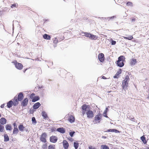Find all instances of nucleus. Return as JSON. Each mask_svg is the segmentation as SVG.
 <instances>
[{
  "mask_svg": "<svg viewBox=\"0 0 149 149\" xmlns=\"http://www.w3.org/2000/svg\"><path fill=\"white\" fill-rule=\"evenodd\" d=\"M82 113L84 115L85 113L91 109V107L89 105H87L86 104H83L81 107Z\"/></svg>",
  "mask_w": 149,
  "mask_h": 149,
  "instance_id": "obj_1",
  "label": "nucleus"
},
{
  "mask_svg": "<svg viewBox=\"0 0 149 149\" xmlns=\"http://www.w3.org/2000/svg\"><path fill=\"white\" fill-rule=\"evenodd\" d=\"M102 115L100 113H98L95 116L93 122L95 123V124L100 123V121L102 120Z\"/></svg>",
  "mask_w": 149,
  "mask_h": 149,
  "instance_id": "obj_2",
  "label": "nucleus"
},
{
  "mask_svg": "<svg viewBox=\"0 0 149 149\" xmlns=\"http://www.w3.org/2000/svg\"><path fill=\"white\" fill-rule=\"evenodd\" d=\"M47 136V134L45 132H43L42 133L40 138V141L45 143L47 142L46 138Z\"/></svg>",
  "mask_w": 149,
  "mask_h": 149,
  "instance_id": "obj_3",
  "label": "nucleus"
},
{
  "mask_svg": "<svg viewBox=\"0 0 149 149\" xmlns=\"http://www.w3.org/2000/svg\"><path fill=\"white\" fill-rule=\"evenodd\" d=\"M14 65L15 68L19 70H21L23 68V66L22 64L17 62V61L15 62Z\"/></svg>",
  "mask_w": 149,
  "mask_h": 149,
  "instance_id": "obj_4",
  "label": "nucleus"
},
{
  "mask_svg": "<svg viewBox=\"0 0 149 149\" xmlns=\"http://www.w3.org/2000/svg\"><path fill=\"white\" fill-rule=\"evenodd\" d=\"M86 113L87 115V118H92L94 117L93 112L92 111H91V109L86 112Z\"/></svg>",
  "mask_w": 149,
  "mask_h": 149,
  "instance_id": "obj_5",
  "label": "nucleus"
},
{
  "mask_svg": "<svg viewBox=\"0 0 149 149\" xmlns=\"http://www.w3.org/2000/svg\"><path fill=\"white\" fill-rule=\"evenodd\" d=\"M57 137L55 136H52L50 137V141L52 143H56L58 140Z\"/></svg>",
  "mask_w": 149,
  "mask_h": 149,
  "instance_id": "obj_6",
  "label": "nucleus"
},
{
  "mask_svg": "<svg viewBox=\"0 0 149 149\" xmlns=\"http://www.w3.org/2000/svg\"><path fill=\"white\" fill-rule=\"evenodd\" d=\"M17 99L19 101H22L24 97V94L22 92H20L17 94Z\"/></svg>",
  "mask_w": 149,
  "mask_h": 149,
  "instance_id": "obj_7",
  "label": "nucleus"
},
{
  "mask_svg": "<svg viewBox=\"0 0 149 149\" xmlns=\"http://www.w3.org/2000/svg\"><path fill=\"white\" fill-rule=\"evenodd\" d=\"M28 102V100L27 98H25L23 100H22V102L21 103V105L23 107H25L26 106Z\"/></svg>",
  "mask_w": 149,
  "mask_h": 149,
  "instance_id": "obj_8",
  "label": "nucleus"
},
{
  "mask_svg": "<svg viewBox=\"0 0 149 149\" xmlns=\"http://www.w3.org/2000/svg\"><path fill=\"white\" fill-rule=\"evenodd\" d=\"M104 54L102 53L99 54L98 55V59L102 63L104 61Z\"/></svg>",
  "mask_w": 149,
  "mask_h": 149,
  "instance_id": "obj_9",
  "label": "nucleus"
},
{
  "mask_svg": "<svg viewBox=\"0 0 149 149\" xmlns=\"http://www.w3.org/2000/svg\"><path fill=\"white\" fill-rule=\"evenodd\" d=\"M11 100H12L13 102V106H14L15 107L18 105L19 104V101L17 99V95L15 96L14 97V98Z\"/></svg>",
  "mask_w": 149,
  "mask_h": 149,
  "instance_id": "obj_10",
  "label": "nucleus"
},
{
  "mask_svg": "<svg viewBox=\"0 0 149 149\" xmlns=\"http://www.w3.org/2000/svg\"><path fill=\"white\" fill-rule=\"evenodd\" d=\"M116 61L118 62V63L120 62H123V63L125 62V58L123 56L121 55L119 56L118 58V60Z\"/></svg>",
  "mask_w": 149,
  "mask_h": 149,
  "instance_id": "obj_11",
  "label": "nucleus"
},
{
  "mask_svg": "<svg viewBox=\"0 0 149 149\" xmlns=\"http://www.w3.org/2000/svg\"><path fill=\"white\" fill-rule=\"evenodd\" d=\"M63 145L64 149H68L69 145L67 141L65 140H64L63 142Z\"/></svg>",
  "mask_w": 149,
  "mask_h": 149,
  "instance_id": "obj_12",
  "label": "nucleus"
},
{
  "mask_svg": "<svg viewBox=\"0 0 149 149\" xmlns=\"http://www.w3.org/2000/svg\"><path fill=\"white\" fill-rule=\"evenodd\" d=\"M56 131L62 134H64L65 132V128L63 127L57 128Z\"/></svg>",
  "mask_w": 149,
  "mask_h": 149,
  "instance_id": "obj_13",
  "label": "nucleus"
},
{
  "mask_svg": "<svg viewBox=\"0 0 149 149\" xmlns=\"http://www.w3.org/2000/svg\"><path fill=\"white\" fill-rule=\"evenodd\" d=\"M25 127L24 126L22 123H20L18 126L19 130L21 132H23L24 131Z\"/></svg>",
  "mask_w": 149,
  "mask_h": 149,
  "instance_id": "obj_14",
  "label": "nucleus"
},
{
  "mask_svg": "<svg viewBox=\"0 0 149 149\" xmlns=\"http://www.w3.org/2000/svg\"><path fill=\"white\" fill-rule=\"evenodd\" d=\"M105 132H114L116 133H120V131L119 130L114 129H110L107 130L106 131H105Z\"/></svg>",
  "mask_w": 149,
  "mask_h": 149,
  "instance_id": "obj_15",
  "label": "nucleus"
},
{
  "mask_svg": "<svg viewBox=\"0 0 149 149\" xmlns=\"http://www.w3.org/2000/svg\"><path fill=\"white\" fill-rule=\"evenodd\" d=\"M122 72L121 69L120 68L119 69L118 71L117 72L115 75L113 76L114 78L118 79L119 77V75L121 74Z\"/></svg>",
  "mask_w": 149,
  "mask_h": 149,
  "instance_id": "obj_16",
  "label": "nucleus"
},
{
  "mask_svg": "<svg viewBox=\"0 0 149 149\" xmlns=\"http://www.w3.org/2000/svg\"><path fill=\"white\" fill-rule=\"evenodd\" d=\"M6 122L7 120L5 118H1L0 119V125H3L6 124Z\"/></svg>",
  "mask_w": 149,
  "mask_h": 149,
  "instance_id": "obj_17",
  "label": "nucleus"
},
{
  "mask_svg": "<svg viewBox=\"0 0 149 149\" xmlns=\"http://www.w3.org/2000/svg\"><path fill=\"white\" fill-rule=\"evenodd\" d=\"M41 106V104L39 102H37L34 104L33 105V107L34 109H36L39 108Z\"/></svg>",
  "mask_w": 149,
  "mask_h": 149,
  "instance_id": "obj_18",
  "label": "nucleus"
},
{
  "mask_svg": "<svg viewBox=\"0 0 149 149\" xmlns=\"http://www.w3.org/2000/svg\"><path fill=\"white\" fill-rule=\"evenodd\" d=\"M75 120L74 117L72 115H70L68 118V120L70 123H72L74 122Z\"/></svg>",
  "mask_w": 149,
  "mask_h": 149,
  "instance_id": "obj_19",
  "label": "nucleus"
},
{
  "mask_svg": "<svg viewBox=\"0 0 149 149\" xmlns=\"http://www.w3.org/2000/svg\"><path fill=\"white\" fill-rule=\"evenodd\" d=\"M42 115L43 119H49V117L48 116L47 114L45 111H43L42 112Z\"/></svg>",
  "mask_w": 149,
  "mask_h": 149,
  "instance_id": "obj_20",
  "label": "nucleus"
},
{
  "mask_svg": "<svg viewBox=\"0 0 149 149\" xmlns=\"http://www.w3.org/2000/svg\"><path fill=\"white\" fill-rule=\"evenodd\" d=\"M7 107L10 108L13 105V102L12 100H11L7 102Z\"/></svg>",
  "mask_w": 149,
  "mask_h": 149,
  "instance_id": "obj_21",
  "label": "nucleus"
},
{
  "mask_svg": "<svg viewBox=\"0 0 149 149\" xmlns=\"http://www.w3.org/2000/svg\"><path fill=\"white\" fill-rule=\"evenodd\" d=\"M137 63L136 59L132 58L130 61V64L131 65H134Z\"/></svg>",
  "mask_w": 149,
  "mask_h": 149,
  "instance_id": "obj_22",
  "label": "nucleus"
},
{
  "mask_svg": "<svg viewBox=\"0 0 149 149\" xmlns=\"http://www.w3.org/2000/svg\"><path fill=\"white\" fill-rule=\"evenodd\" d=\"M81 33L82 34H84V35H83V36H85L87 38H89L90 39L91 34L90 33L82 32Z\"/></svg>",
  "mask_w": 149,
  "mask_h": 149,
  "instance_id": "obj_23",
  "label": "nucleus"
},
{
  "mask_svg": "<svg viewBox=\"0 0 149 149\" xmlns=\"http://www.w3.org/2000/svg\"><path fill=\"white\" fill-rule=\"evenodd\" d=\"M7 131H10L12 130V127L10 124H7L5 127Z\"/></svg>",
  "mask_w": 149,
  "mask_h": 149,
  "instance_id": "obj_24",
  "label": "nucleus"
},
{
  "mask_svg": "<svg viewBox=\"0 0 149 149\" xmlns=\"http://www.w3.org/2000/svg\"><path fill=\"white\" fill-rule=\"evenodd\" d=\"M116 63L117 66L120 67H122L124 65V63L123 62H120L118 63V61H116Z\"/></svg>",
  "mask_w": 149,
  "mask_h": 149,
  "instance_id": "obj_25",
  "label": "nucleus"
},
{
  "mask_svg": "<svg viewBox=\"0 0 149 149\" xmlns=\"http://www.w3.org/2000/svg\"><path fill=\"white\" fill-rule=\"evenodd\" d=\"M43 37L44 39L47 40H50L51 38L50 35L46 34L43 35Z\"/></svg>",
  "mask_w": 149,
  "mask_h": 149,
  "instance_id": "obj_26",
  "label": "nucleus"
},
{
  "mask_svg": "<svg viewBox=\"0 0 149 149\" xmlns=\"http://www.w3.org/2000/svg\"><path fill=\"white\" fill-rule=\"evenodd\" d=\"M141 140L142 141L144 144H146L147 143V141L146 140V137L144 136H142L140 137Z\"/></svg>",
  "mask_w": 149,
  "mask_h": 149,
  "instance_id": "obj_27",
  "label": "nucleus"
},
{
  "mask_svg": "<svg viewBox=\"0 0 149 149\" xmlns=\"http://www.w3.org/2000/svg\"><path fill=\"white\" fill-rule=\"evenodd\" d=\"M4 141L7 142L9 141V136L7 134H5L4 135Z\"/></svg>",
  "mask_w": 149,
  "mask_h": 149,
  "instance_id": "obj_28",
  "label": "nucleus"
},
{
  "mask_svg": "<svg viewBox=\"0 0 149 149\" xmlns=\"http://www.w3.org/2000/svg\"><path fill=\"white\" fill-rule=\"evenodd\" d=\"M40 99V97L38 96H36L34 97L33 99L32 100V102H35L39 100Z\"/></svg>",
  "mask_w": 149,
  "mask_h": 149,
  "instance_id": "obj_29",
  "label": "nucleus"
},
{
  "mask_svg": "<svg viewBox=\"0 0 149 149\" xmlns=\"http://www.w3.org/2000/svg\"><path fill=\"white\" fill-rule=\"evenodd\" d=\"M98 37L96 35L91 34L90 39L92 40H96L98 39Z\"/></svg>",
  "mask_w": 149,
  "mask_h": 149,
  "instance_id": "obj_30",
  "label": "nucleus"
},
{
  "mask_svg": "<svg viewBox=\"0 0 149 149\" xmlns=\"http://www.w3.org/2000/svg\"><path fill=\"white\" fill-rule=\"evenodd\" d=\"M19 130L18 128H14L13 131V134H17L19 132Z\"/></svg>",
  "mask_w": 149,
  "mask_h": 149,
  "instance_id": "obj_31",
  "label": "nucleus"
},
{
  "mask_svg": "<svg viewBox=\"0 0 149 149\" xmlns=\"http://www.w3.org/2000/svg\"><path fill=\"white\" fill-rule=\"evenodd\" d=\"M101 149H110L109 146L106 145H103L101 146Z\"/></svg>",
  "mask_w": 149,
  "mask_h": 149,
  "instance_id": "obj_32",
  "label": "nucleus"
},
{
  "mask_svg": "<svg viewBox=\"0 0 149 149\" xmlns=\"http://www.w3.org/2000/svg\"><path fill=\"white\" fill-rule=\"evenodd\" d=\"M79 146V144L78 143L74 142V147L75 149H77Z\"/></svg>",
  "mask_w": 149,
  "mask_h": 149,
  "instance_id": "obj_33",
  "label": "nucleus"
},
{
  "mask_svg": "<svg viewBox=\"0 0 149 149\" xmlns=\"http://www.w3.org/2000/svg\"><path fill=\"white\" fill-rule=\"evenodd\" d=\"M130 80V78L129 76L128 75H126L125 79L123 81L128 82V81Z\"/></svg>",
  "mask_w": 149,
  "mask_h": 149,
  "instance_id": "obj_34",
  "label": "nucleus"
},
{
  "mask_svg": "<svg viewBox=\"0 0 149 149\" xmlns=\"http://www.w3.org/2000/svg\"><path fill=\"white\" fill-rule=\"evenodd\" d=\"M32 124H36L37 123V121L35 117H33L32 118Z\"/></svg>",
  "mask_w": 149,
  "mask_h": 149,
  "instance_id": "obj_35",
  "label": "nucleus"
},
{
  "mask_svg": "<svg viewBox=\"0 0 149 149\" xmlns=\"http://www.w3.org/2000/svg\"><path fill=\"white\" fill-rule=\"evenodd\" d=\"M4 127L3 125H0V132H1L4 131Z\"/></svg>",
  "mask_w": 149,
  "mask_h": 149,
  "instance_id": "obj_36",
  "label": "nucleus"
},
{
  "mask_svg": "<svg viewBox=\"0 0 149 149\" xmlns=\"http://www.w3.org/2000/svg\"><path fill=\"white\" fill-rule=\"evenodd\" d=\"M75 133V132L73 131H71L69 132V135L71 137H73L74 134Z\"/></svg>",
  "mask_w": 149,
  "mask_h": 149,
  "instance_id": "obj_37",
  "label": "nucleus"
},
{
  "mask_svg": "<svg viewBox=\"0 0 149 149\" xmlns=\"http://www.w3.org/2000/svg\"><path fill=\"white\" fill-rule=\"evenodd\" d=\"M35 94L34 93H32L31 94V95L29 96L30 98L32 100V99H33L34 97H35Z\"/></svg>",
  "mask_w": 149,
  "mask_h": 149,
  "instance_id": "obj_38",
  "label": "nucleus"
},
{
  "mask_svg": "<svg viewBox=\"0 0 149 149\" xmlns=\"http://www.w3.org/2000/svg\"><path fill=\"white\" fill-rule=\"evenodd\" d=\"M126 5L127 6H133V3H132L130 1H128L126 3Z\"/></svg>",
  "mask_w": 149,
  "mask_h": 149,
  "instance_id": "obj_39",
  "label": "nucleus"
},
{
  "mask_svg": "<svg viewBox=\"0 0 149 149\" xmlns=\"http://www.w3.org/2000/svg\"><path fill=\"white\" fill-rule=\"evenodd\" d=\"M122 86H124H124H128V82L123 81Z\"/></svg>",
  "mask_w": 149,
  "mask_h": 149,
  "instance_id": "obj_40",
  "label": "nucleus"
},
{
  "mask_svg": "<svg viewBox=\"0 0 149 149\" xmlns=\"http://www.w3.org/2000/svg\"><path fill=\"white\" fill-rule=\"evenodd\" d=\"M35 110L34 109H30L29 113L30 114H33Z\"/></svg>",
  "mask_w": 149,
  "mask_h": 149,
  "instance_id": "obj_41",
  "label": "nucleus"
},
{
  "mask_svg": "<svg viewBox=\"0 0 149 149\" xmlns=\"http://www.w3.org/2000/svg\"><path fill=\"white\" fill-rule=\"evenodd\" d=\"M48 149H55L54 146L52 145H50L48 146Z\"/></svg>",
  "mask_w": 149,
  "mask_h": 149,
  "instance_id": "obj_42",
  "label": "nucleus"
},
{
  "mask_svg": "<svg viewBox=\"0 0 149 149\" xmlns=\"http://www.w3.org/2000/svg\"><path fill=\"white\" fill-rule=\"evenodd\" d=\"M129 119H130V120H131L132 121H133V122H135V118H134V117H133V118H132L131 117V116H130L129 118H128Z\"/></svg>",
  "mask_w": 149,
  "mask_h": 149,
  "instance_id": "obj_43",
  "label": "nucleus"
},
{
  "mask_svg": "<svg viewBox=\"0 0 149 149\" xmlns=\"http://www.w3.org/2000/svg\"><path fill=\"white\" fill-rule=\"evenodd\" d=\"M111 45H114L116 44V42L115 40H112L111 41Z\"/></svg>",
  "mask_w": 149,
  "mask_h": 149,
  "instance_id": "obj_44",
  "label": "nucleus"
},
{
  "mask_svg": "<svg viewBox=\"0 0 149 149\" xmlns=\"http://www.w3.org/2000/svg\"><path fill=\"white\" fill-rule=\"evenodd\" d=\"M43 149H47V145L46 144H43L42 146Z\"/></svg>",
  "mask_w": 149,
  "mask_h": 149,
  "instance_id": "obj_45",
  "label": "nucleus"
},
{
  "mask_svg": "<svg viewBox=\"0 0 149 149\" xmlns=\"http://www.w3.org/2000/svg\"><path fill=\"white\" fill-rule=\"evenodd\" d=\"M58 40H57V38H55L53 42L55 44H56L58 42Z\"/></svg>",
  "mask_w": 149,
  "mask_h": 149,
  "instance_id": "obj_46",
  "label": "nucleus"
},
{
  "mask_svg": "<svg viewBox=\"0 0 149 149\" xmlns=\"http://www.w3.org/2000/svg\"><path fill=\"white\" fill-rule=\"evenodd\" d=\"M133 39V37L132 36H130V37H127V38H126V39L129 40H131Z\"/></svg>",
  "mask_w": 149,
  "mask_h": 149,
  "instance_id": "obj_47",
  "label": "nucleus"
},
{
  "mask_svg": "<svg viewBox=\"0 0 149 149\" xmlns=\"http://www.w3.org/2000/svg\"><path fill=\"white\" fill-rule=\"evenodd\" d=\"M128 87V86H124H124H122L123 89L124 91H125L127 89Z\"/></svg>",
  "mask_w": 149,
  "mask_h": 149,
  "instance_id": "obj_48",
  "label": "nucleus"
},
{
  "mask_svg": "<svg viewBox=\"0 0 149 149\" xmlns=\"http://www.w3.org/2000/svg\"><path fill=\"white\" fill-rule=\"evenodd\" d=\"M103 116L107 118H109L108 116L107 115V113H104V112H103Z\"/></svg>",
  "mask_w": 149,
  "mask_h": 149,
  "instance_id": "obj_49",
  "label": "nucleus"
},
{
  "mask_svg": "<svg viewBox=\"0 0 149 149\" xmlns=\"http://www.w3.org/2000/svg\"><path fill=\"white\" fill-rule=\"evenodd\" d=\"M56 129L54 127H52L51 129L52 132L55 131H56Z\"/></svg>",
  "mask_w": 149,
  "mask_h": 149,
  "instance_id": "obj_50",
  "label": "nucleus"
},
{
  "mask_svg": "<svg viewBox=\"0 0 149 149\" xmlns=\"http://www.w3.org/2000/svg\"><path fill=\"white\" fill-rule=\"evenodd\" d=\"M16 4H12L11 6V8H13L15 7H16Z\"/></svg>",
  "mask_w": 149,
  "mask_h": 149,
  "instance_id": "obj_51",
  "label": "nucleus"
},
{
  "mask_svg": "<svg viewBox=\"0 0 149 149\" xmlns=\"http://www.w3.org/2000/svg\"><path fill=\"white\" fill-rule=\"evenodd\" d=\"M88 149H97L95 147H93L92 146H90L88 147Z\"/></svg>",
  "mask_w": 149,
  "mask_h": 149,
  "instance_id": "obj_52",
  "label": "nucleus"
},
{
  "mask_svg": "<svg viewBox=\"0 0 149 149\" xmlns=\"http://www.w3.org/2000/svg\"><path fill=\"white\" fill-rule=\"evenodd\" d=\"M13 125L14 128H17V124L15 122L13 123Z\"/></svg>",
  "mask_w": 149,
  "mask_h": 149,
  "instance_id": "obj_53",
  "label": "nucleus"
},
{
  "mask_svg": "<svg viewBox=\"0 0 149 149\" xmlns=\"http://www.w3.org/2000/svg\"><path fill=\"white\" fill-rule=\"evenodd\" d=\"M108 111H109V109H108V108L106 107V108L105 110L104 111V113H107V112H108Z\"/></svg>",
  "mask_w": 149,
  "mask_h": 149,
  "instance_id": "obj_54",
  "label": "nucleus"
},
{
  "mask_svg": "<svg viewBox=\"0 0 149 149\" xmlns=\"http://www.w3.org/2000/svg\"><path fill=\"white\" fill-rule=\"evenodd\" d=\"M115 16H113L112 17H108L109 18V20L110 19H112L114 18L115 17Z\"/></svg>",
  "mask_w": 149,
  "mask_h": 149,
  "instance_id": "obj_55",
  "label": "nucleus"
},
{
  "mask_svg": "<svg viewBox=\"0 0 149 149\" xmlns=\"http://www.w3.org/2000/svg\"><path fill=\"white\" fill-rule=\"evenodd\" d=\"M24 131H26V132H29V129L27 128H24Z\"/></svg>",
  "mask_w": 149,
  "mask_h": 149,
  "instance_id": "obj_56",
  "label": "nucleus"
},
{
  "mask_svg": "<svg viewBox=\"0 0 149 149\" xmlns=\"http://www.w3.org/2000/svg\"><path fill=\"white\" fill-rule=\"evenodd\" d=\"M5 104H3L1 105L0 107L1 108H3L4 107Z\"/></svg>",
  "mask_w": 149,
  "mask_h": 149,
  "instance_id": "obj_57",
  "label": "nucleus"
},
{
  "mask_svg": "<svg viewBox=\"0 0 149 149\" xmlns=\"http://www.w3.org/2000/svg\"><path fill=\"white\" fill-rule=\"evenodd\" d=\"M68 139L70 141H73V140L70 137H69V138H68Z\"/></svg>",
  "mask_w": 149,
  "mask_h": 149,
  "instance_id": "obj_58",
  "label": "nucleus"
},
{
  "mask_svg": "<svg viewBox=\"0 0 149 149\" xmlns=\"http://www.w3.org/2000/svg\"><path fill=\"white\" fill-rule=\"evenodd\" d=\"M136 19L135 18H132L131 19L132 22H135L136 21Z\"/></svg>",
  "mask_w": 149,
  "mask_h": 149,
  "instance_id": "obj_59",
  "label": "nucleus"
},
{
  "mask_svg": "<svg viewBox=\"0 0 149 149\" xmlns=\"http://www.w3.org/2000/svg\"><path fill=\"white\" fill-rule=\"evenodd\" d=\"M102 18H103V19H104H104H105V20H109L108 17H102Z\"/></svg>",
  "mask_w": 149,
  "mask_h": 149,
  "instance_id": "obj_60",
  "label": "nucleus"
},
{
  "mask_svg": "<svg viewBox=\"0 0 149 149\" xmlns=\"http://www.w3.org/2000/svg\"><path fill=\"white\" fill-rule=\"evenodd\" d=\"M102 78L103 79H106L107 78L105 77V76H102Z\"/></svg>",
  "mask_w": 149,
  "mask_h": 149,
  "instance_id": "obj_61",
  "label": "nucleus"
},
{
  "mask_svg": "<svg viewBox=\"0 0 149 149\" xmlns=\"http://www.w3.org/2000/svg\"><path fill=\"white\" fill-rule=\"evenodd\" d=\"M102 138H103V139H106L107 138V136H102Z\"/></svg>",
  "mask_w": 149,
  "mask_h": 149,
  "instance_id": "obj_62",
  "label": "nucleus"
},
{
  "mask_svg": "<svg viewBox=\"0 0 149 149\" xmlns=\"http://www.w3.org/2000/svg\"><path fill=\"white\" fill-rule=\"evenodd\" d=\"M27 70V68H26V69H24L23 70V72H25L26 71V70Z\"/></svg>",
  "mask_w": 149,
  "mask_h": 149,
  "instance_id": "obj_63",
  "label": "nucleus"
},
{
  "mask_svg": "<svg viewBox=\"0 0 149 149\" xmlns=\"http://www.w3.org/2000/svg\"><path fill=\"white\" fill-rule=\"evenodd\" d=\"M144 149H149V147H147L146 148H144Z\"/></svg>",
  "mask_w": 149,
  "mask_h": 149,
  "instance_id": "obj_64",
  "label": "nucleus"
}]
</instances>
